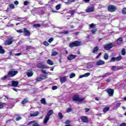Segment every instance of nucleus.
Here are the masks:
<instances>
[{
	"label": "nucleus",
	"instance_id": "obj_49",
	"mask_svg": "<svg viewBox=\"0 0 126 126\" xmlns=\"http://www.w3.org/2000/svg\"><path fill=\"white\" fill-rule=\"evenodd\" d=\"M121 102H119L117 104H116V108L118 109V108H120V106H121Z\"/></svg>",
	"mask_w": 126,
	"mask_h": 126
},
{
	"label": "nucleus",
	"instance_id": "obj_46",
	"mask_svg": "<svg viewBox=\"0 0 126 126\" xmlns=\"http://www.w3.org/2000/svg\"><path fill=\"white\" fill-rule=\"evenodd\" d=\"M91 32L92 33V34H95V33L97 32V30L96 29L92 30H91Z\"/></svg>",
	"mask_w": 126,
	"mask_h": 126
},
{
	"label": "nucleus",
	"instance_id": "obj_31",
	"mask_svg": "<svg viewBox=\"0 0 126 126\" xmlns=\"http://www.w3.org/2000/svg\"><path fill=\"white\" fill-rule=\"evenodd\" d=\"M57 55H59V52H58L57 51H54V52H52V53L51 54V56L55 57V56H57Z\"/></svg>",
	"mask_w": 126,
	"mask_h": 126
},
{
	"label": "nucleus",
	"instance_id": "obj_30",
	"mask_svg": "<svg viewBox=\"0 0 126 126\" xmlns=\"http://www.w3.org/2000/svg\"><path fill=\"white\" fill-rule=\"evenodd\" d=\"M33 49H34V47L32 46H27L26 47V50L28 51H30V50H33Z\"/></svg>",
	"mask_w": 126,
	"mask_h": 126
},
{
	"label": "nucleus",
	"instance_id": "obj_33",
	"mask_svg": "<svg viewBox=\"0 0 126 126\" xmlns=\"http://www.w3.org/2000/svg\"><path fill=\"white\" fill-rule=\"evenodd\" d=\"M69 13L70 15H74V14L75 13V10H69Z\"/></svg>",
	"mask_w": 126,
	"mask_h": 126
},
{
	"label": "nucleus",
	"instance_id": "obj_40",
	"mask_svg": "<svg viewBox=\"0 0 126 126\" xmlns=\"http://www.w3.org/2000/svg\"><path fill=\"white\" fill-rule=\"evenodd\" d=\"M43 45L46 46V47H48L50 45V44H49V43H48L47 41H44L43 42Z\"/></svg>",
	"mask_w": 126,
	"mask_h": 126
},
{
	"label": "nucleus",
	"instance_id": "obj_64",
	"mask_svg": "<svg viewBox=\"0 0 126 126\" xmlns=\"http://www.w3.org/2000/svg\"><path fill=\"white\" fill-rule=\"evenodd\" d=\"M63 33L64 34H68V31H65Z\"/></svg>",
	"mask_w": 126,
	"mask_h": 126
},
{
	"label": "nucleus",
	"instance_id": "obj_44",
	"mask_svg": "<svg viewBox=\"0 0 126 126\" xmlns=\"http://www.w3.org/2000/svg\"><path fill=\"white\" fill-rule=\"evenodd\" d=\"M9 7L11 8V9H13V8H15L14 4L13 3H11L9 4Z\"/></svg>",
	"mask_w": 126,
	"mask_h": 126
},
{
	"label": "nucleus",
	"instance_id": "obj_35",
	"mask_svg": "<svg viewBox=\"0 0 126 126\" xmlns=\"http://www.w3.org/2000/svg\"><path fill=\"white\" fill-rule=\"evenodd\" d=\"M8 77H9V76H8V75H5L1 78V80H5L7 78H8Z\"/></svg>",
	"mask_w": 126,
	"mask_h": 126
},
{
	"label": "nucleus",
	"instance_id": "obj_34",
	"mask_svg": "<svg viewBox=\"0 0 126 126\" xmlns=\"http://www.w3.org/2000/svg\"><path fill=\"white\" fill-rule=\"evenodd\" d=\"M111 74L112 73H106L102 76V77H108V76H110V75H111Z\"/></svg>",
	"mask_w": 126,
	"mask_h": 126
},
{
	"label": "nucleus",
	"instance_id": "obj_56",
	"mask_svg": "<svg viewBox=\"0 0 126 126\" xmlns=\"http://www.w3.org/2000/svg\"><path fill=\"white\" fill-rule=\"evenodd\" d=\"M112 80V79H111V78H108V79H106V80H105V81L106 82H107V83H108V82H111V81Z\"/></svg>",
	"mask_w": 126,
	"mask_h": 126
},
{
	"label": "nucleus",
	"instance_id": "obj_47",
	"mask_svg": "<svg viewBox=\"0 0 126 126\" xmlns=\"http://www.w3.org/2000/svg\"><path fill=\"white\" fill-rule=\"evenodd\" d=\"M4 105H5L4 103L0 104V110L1 109H3V107Z\"/></svg>",
	"mask_w": 126,
	"mask_h": 126
},
{
	"label": "nucleus",
	"instance_id": "obj_26",
	"mask_svg": "<svg viewBox=\"0 0 126 126\" xmlns=\"http://www.w3.org/2000/svg\"><path fill=\"white\" fill-rule=\"evenodd\" d=\"M103 58L105 61L109 60V54H108V53H104Z\"/></svg>",
	"mask_w": 126,
	"mask_h": 126
},
{
	"label": "nucleus",
	"instance_id": "obj_28",
	"mask_svg": "<svg viewBox=\"0 0 126 126\" xmlns=\"http://www.w3.org/2000/svg\"><path fill=\"white\" fill-rule=\"evenodd\" d=\"M126 49L125 48H123L121 51V55H122V56H126Z\"/></svg>",
	"mask_w": 126,
	"mask_h": 126
},
{
	"label": "nucleus",
	"instance_id": "obj_55",
	"mask_svg": "<svg viewBox=\"0 0 126 126\" xmlns=\"http://www.w3.org/2000/svg\"><path fill=\"white\" fill-rule=\"evenodd\" d=\"M64 124H65L66 125H69V124H70V121H69V120H67L65 121Z\"/></svg>",
	"mask_w": 126,
	"mask_h": 126
},
{
	"label": "nucleus",
	"instance_id": "obj_15",
	"mask_svg": "<svg viewBox=\"0 0 126 126\" xmlns=\"http://www.w3.org/2000/svg\"><path fill=\"white\" fill-rule=\"evenodd\" d=\"M96 65H103V64H105V62L103 60H98L96 63Z\"/></svg>",
	"mask_w": 126,
	"mask_h": 126
},
{
	"label": "nucleus",
	"instance_id": "obj_63",
	"mask_svg": "<svg viewBox=\"0 0 126 126\" xmlns=\"http://www.w3.org/2000/svg\"><path fill=\"white\" fill-rule=\"evenodd\" d=\"M120 126H126V123H122Z\"/></svg>",
	"mask_w": 126,
	"mask_h": 126
},
{
	"label": "nucleus",
	"instance_id": "obj_29",
	"mask_svg": "<svg viewBox=\"0 0 126 126\" xmlns=\"http://www.w3.org/2000/svg\"><path fill=\"white\" fill-rule=\"evenodd\" d=\"M109 110H110V107H105L103 110L104 114H106V113H107V112H108V111H109Z\"/></svg>",
	"mask_w": 126,
	"mask_h": 126
},
{
	"label": "nucleus",
	"instance_id": "obj_60",
	"mask_svg": "<svg viewBox=\"0 0 126 126\" xmlns=\"http://www.w3.org/2000/svg\"><path fill=\"white\" fill-rule=\"evenodd\" d=\"M22 54L21 53H17L15 54V56L19 57V56H21Z\"/></svg>",
	"mask_w": 126,
	"mask_h": 126
},
{
	"label": "nucleus",
	"instance_id": "obj_6",
	"mask_svg": "<svg viewBox=\"0 0 126 126\" xmlns=\"http://www.w3.org/2000/svg\"><path fill=\"white\" fill-rule=\"evenodd\" d=\"M117 10V7L116 6L110 4L108 6V11L109 12H115Z\"/></svg>",
	"mask_w": 126,
	"mask_h": 126
},
{
	"label": "nucleus",
	"instance_id": "obj_32",
	"mask_svg": "<svg viewBox=\"0 0 126 126\" xmlns=\"http://www.w3.org/2000/svg\"><path fill=\"white\" fill-rule=\"evenodd\" d=\"M32 126H41V125L38 124L37 122H36L35 121H34V122H33V123L32 124Z\"/></svg>",
	"mask_w": 126,
	"mask_h": 126
},
{
	"label": "nucleus",
	"instance_id": "obj_11",
	"mask_svg": "<svg viewBox=\"0 0 126 126\" xmlns=\"http://www.w3.org/2000/svg\"><path fill=\"white\" fill-rule=\"evenodd\" d=\"M76 57H77V56L74 55L73 54H70L67 57V60L68 61H71L72 60H74Z\"/></svg>",
	"mask_w": 126,
	"mask_h": 126
},
{
	"label": "nucleus",
	"instance_id": "obj_7",
	"mask_svg": "<svg viewBox=\"0 0 126 126\" xmlns=\"http://www.w3.org/2000/svg\"><path fill=\"white\" fill-rule=\"evenodd\" d=\"M113 47H114V45H113V43H109L108 44H107L104 45V49L106 51H109V50H111V49H112V48H113Z\"/></svg>",
	"mask_w": 126,
	"mask_h": 126
},
{
	"label": "nucleus",
	"instance_id": "obj_25",
	"mask_svg": "<svg viewBox=\"0 0 126 126\" xmlns=\"http://www.w3.org/2000/svg\"><path fill=\"white\" fill-rule=\"evenodd\" d=\"M4 53H5V50H4V49H3V47H2V46L0 45V54L1 55H3V54H4Z\"/></svg>",
	"mask_w": 126,
	"mask_h": 126
},
{
	"label": "nucleus",
	"instance_id": "obj_21",
	"mask_svg": "<svg viewBox=\"0 0 126 126\" xmlns=\"http://www.w3.org/2000/svg\"><path fill=\"white\" fill-rule=\"evenodd\" d=\"M86 11L87 13L93 12V11H94V7H91L86 9Z\"/></svg>",
	"mask_w": 126,
	"mask_h": 126
},
{
	"label": "nucleus",
	"instance_id": "obj_45",
	"mask_svg": "<svg viewBox=\"0 0 126 126\" xmlns=\"http://www.w3.org/2000/svg\"><path fill=\"white\" fill-rule=\"evenodd\" d=\"M122 13L124 15L126 14V7H125L123 9Z\"/></svg>",
	"mask_w": 126,
	"mask_h": 126
},
{
	"label": "nucleus",
	"instance_id": "obj_51",
	"mask_svg": "<svg viewBox=\"0 0 126 126\" xmlns=\"http://www.w3.org/2000/svg\"><path fill=\"white\" fill-rule=\"evenodd\" d=\"M28 4H29V1H25L24 2V5H28Z\"/></svg>",
	"mask_w": 126,
	"mask_h": 126
},
{
	"label": "nucleus",
	"instance_id": "obj_17",
	"mask_svg": "<svg viewBox=\"0 0 126 126\" xmlns=\"http://www.w3.org/2000/svg\"><path fill=\"white\" fill-rule=\"evenodd\" d=\"M39 111H36L34 112L33 113H31L30 114V117H38L39 116Z\"/></svg>",
	"mask_w": 126,
	"mask_h": 126
},
{
	"label": "nucleus",
	"instance_id": "obj_18",
	"mask_svg": "<svg viewBox=\"0 0 126 126\" xmlns=\"http://www.w3.org/2000/svg\"><path fill=\"white\" fill-rule=\"evenodd\" d=\"M27 75L28 77H31V76H33V71L31 70H29L27 73Z\"/></svg>",
	"mask_w": 126,
	"mask_h": 126
},
{
	"label": "nucleus",
	"instance_id": "obj_22",
	"mask_svg": "<svg viewBox=\"0 0 126 126\" xmlns=\"http://www.w3.org/2000/svg\"><path fill=\"white\" fill-rule=\"evenodd\" d=\"M98 51H99V47H98V46H96L93 48L92 53L93 54H96Z\"/></svg>",
	"mask_w": 126,
	"mask_h": 126
},
{
	"label": "nucleus",
	"instance_id": "obj_43",
	"mask_svg": "<svg viewBox=\"0 0 126 126\" xmlns=\"http://www.w3.org/2000/svg\"><path fill=\"white\" fill-rule=\"evenodd\" d=\"M102 56V52H100L98 53V54L97 55V56L95 57V59L97 60V59H99L100 57Z\"/></svg>",
	"mask_w": 126,
	"mask_h": 126
},
{
	"label": "nucleus",
	"instance_id": "obj_2",
	"mask_svg": "<svg viewBox=\"0 0 126 126\" xmlns=\"http://www.w3.org/2000/svg\"><path fill=\"white\" fill-rule=\"evenodd\" d=\"M53 114H54V111H53V110H50L47 112V114L45 116L43 121L44 125H46L47 123H48V121H49V120H50V117H51V116H52V115H53Z\"/></svg>",
	"mask_w": 126,
	"mask_h": 126
},
{
	"label": "nucleus",
	"instance_id": "obj_50",
	"mask_svg": "<svg viewBox=\"0 0 126 126\" xmlns=\"http://www.w3.org/2000/svg\"><path fill=\"white\" fill-rule=\"evenodd\" d=\"M53 41H54V38H53V37L49 38L48 40V42L49 43H52V42H53Z\"/></svg>",
	"mask_w": 126,
	"mask_h": 126
},
{
	"label": "nucleus",
	"instance_id": "obj_62",
	"mask_svg": "<svg viewBox=\"0 0 126 126\" xmlns=\"http://www.w3.org/2000/svg\"><path fill=\"white\" fill-rule=\"evenodd\" d=\"M35 121H31L30 122H29V123L28 124V126H29V125H31V124H33V122H34Z\"/></svg>",
	"mask_w": 126,
	"mask_h": 126
},
{
	"label": "nucleus",
	"instance_id": "obj_41",
	"mask_svg": "<svg viewBox=\"0 0 126 126\" xmlns=\"http://www.w3.org/2000/svg\"><path fill=\"white\" fill-rule=\"evenodd\" d=\"M95 26H96V25L94 24V23H92L89 25V27H90L91 29L95 28Z\"/></svg>",
	"mask_w": 126,
	"mask_h": 126
},
{
	"label": "nucleus",
	"instance_id": "obj_37",
	"mask_svg": "<svg viewBox=\"0 0 126 126\" xmlns=\"http://www.w3.org/2000/svg\"><path fill=\"white\" fill-rule=\"evenodd\" d=\"M61 6H62V5L61 4H58L56 6V9H57V10H59V9H61Z\"/></svg>",
	"mask_w": 126,
	"mask_h": 126
},
{
	"label": "nucleus",
	"instance_id": "obj_10",
	"mask_svg": "<svg viewBox=\"0 0 126 126\" xmlns=\"http://www.w3.org/2000/svg\"><path fill=\"white\" fill-rule=\"evenodd\" d=\"M24 36H30L31 35V32L27 30V28H24Z\"/></svg>",
	"mask_w": 126,
	"mask_h": 126
},
{
	"label": "nucleus",
	"instance_id": "obj_38",
	"mask_svg": "<svg viewBox=\"0 0 126 126\" xmlns=\"http://www.w3.org/2000/svg\"><path fill=\"white\" fill-rule=\"evenodd\" d=\"M58 117L60 118L61 120H62V119L63 118V114H62V113L61 112H59L58 113Z\"/></svg>",
	"mask_w": 126,
	"mask_h": 126
},
{
	"label": "nucleus",
	"instance_id": "obj_23",
	"mask_svg": "<svg viewBox=\"0 0 126 126\" xmlns=\"http://www.w3.org/2000/svg\"><path fill=\"white\" fill-rule=\"evenodd\" d=\"M28 102H29V101H28V98L26 97L25 99H24L23 100H22L21 101V103L22 105H24L25 104H27V103H28Z\"/></svg>",
	"mask_w": 126,
	"mask_h": 126
},
{
	"label": "nucleus",
	"instance_id": "obj_54",
	"mask_svg": "<svg viewBox=\"0 0 126 126\" xmlns=\"http://www.w3.org/2000/svg\"><path fill=\"white\" fill-rule=\"evenodd\" d=\"M71 111H72V109L71 108H69L66 110V112L67 113H69V112H71Z\"/></svg>",
	"mask_w": 126,
	"mask_h": 126
},
{
	"label": "nucleus",
	"instance_id": "obj_24",
	"mask_svg": "<svg viewBox=\"0 0 126 126\" xmlns=\"http://www.w3.org/2000/svg\"><path fill=\"white\" fill-rule=\"evenodd\" d=\"M123 43V38L120 37L118 39H117V45H121Z\"/></svg>",
	"mask_w": 126,
	"mask_h": 126
},
{
	"label": "nucleus",
	"instance_id": "obj_36",
	"mask_svg": "<svg viewBox=\"0 0 126 126\" xmlns=\"http://www.w3.org/2000/svg\"><path fill=\"white\" fill-rule=\"evenodd\" d=\"M40 102L41 104H43V105H46V100L45 98H42L40 100Z\"/></svg>",
	"mask_w": 126,
	"mask_h": 126
},
{
	"label": "nucleus",
	"instance_id": "obj_9",
	"mask_svg": "<svg viewBox=\"0 0 126 126\" xmlns=\"http://www.w3.org/2000/svg\"><path fill=\"white\" fill-rule=\"evenodd\" d=\"M107 93L108 94L109 96L110 97H112L114 96V89H107L105 90Z\"/></svg>",
	"mask_w": 126,
	"mask_h": 126
},
{
	"label": "nucleus",
	"instance_id": "obj_58",
	"mask_svg": "<svg viewBox=\"0 0 126 126\" xmlns=\"http://www.w3.org/2000/svg\"><path fill=\"white\" fill-rule=\"evenodd\" d=\"M14 4H16V5H17V4H19V2H18V1L16 0L14 2Z\"/></svg>",
	"mask_w": 126,
	"mask_h": 126
},
{
	"label": "nucleus",
	"instance_id": "obj_20",
	"mask_svg": "<svg viewBox=\"0 0 126 126\" xmlns=\"http://www.w3.org/2000/svg\"><path fill=\"white\" fill-rule=\"evenodd\" d=\"M43 77L44 78H42L41 77L36 78V81H42V80H44V79H46V78H47V76L44 75L43 76Z\"/></svg>",
	"mask_w": 126,
	"mask_h": 126
},
{
	"label": "nucleus",
	"instance_id": "obj_14",
	"mask_svg": "<svg viewBox=\"0 0 126 126\" xmlns=\"http://www.w3.org/2000/svg\"><path fill=\"white\" fill-rule=\"evenodd\" d=\"M37 67L38 68H41L42 69H44V68H47V66L43 64L42 63H37Z\"/></svg>",
	"mask_w": 126,
	"mask_h": 126
},
{
	"label": "nucleus",
	"instance_id": "obj_8",
	"mask_svg": "<svg viewBox=\"0 0 126 126\" xmlns=\"http://www.w3.org/2000/svg\"><path fill=\"white\" fill-rule=\"evenodd\" d=\"M14 41L13 38L11 37L5 41L4 45L5 46H9V45H11L13 43Z\"/></svg>",
	"mask_w": 126,
	"mask_h": 126
},
{
	"label": "nucleus",
	"instance_id": "obj_39",
	"mask_svg": "<svg viewBox=\"0 0 126 126\" xmlns=\"http://www.w3.org/2000/svg\"><path fill=\"white\" fill-rule=\"evenodd\" d=\"M75 73H72L69 75V78H73V77H75Z\"/></svg>",
	"mask_w": 126,
	"mask_h": 126
},
{
	"label": "nucleus",
	"instance_id": "obj_53",
	"mask_svg": "<svg viewBox=\"0 0 126 126\" xmlns=\"http://www.w3.org/2000/svg\"><path fill=\"white\" fill-rule=\"evenodd\" d=\"M21 119H22L21 117L18 116L16 118V121H20V120H21Z\"/></svg>",
	"mask_w": 126,
	"mask_h": 126
},
{
	"label": "nucleus",
	"instance_id": "obj_48",
	"mask_svg": "<svg viewBox=\"0 0 126 126\" xmlns=\"http://www.w3.org/2000/svg\"><path fill=\"white\" fill-rule=\"evenodd\" d=\"M16 32L17 33H23V30L22 29L18 30H16Z\"/></svg>",
	"mask_w": 126,
	"mask_h": 126
},
{
	"label": "nucleus",
	"instance_id": "obj_12",
	"mask_svg": "<svg viewBox=\"0 0 126 126\" xmlns=\"http://www.w3.org/2000/svg\"><path fill=\"white\" fill-rule=\"evenodd\" d=\"M67 77V76H64L60 78V82L61 84H63V83H64V82H65L67 80V79H66Z\"/></svg>",
	"mask_w": 126,
	"mask_h": 126
},
{
	"label": "nucleus",
	"instance_id": "obj_27",
	"mask_svg": "<svg viewBox=\"0 0 126 126\" xmlns=\"http://www.w3.org/2000/svg\"><path fill=\"white\" fill-rule=\"evenodd\" d=\"M48 64H49V65H54V62H53V61H52L51 60L48 59L47 62H46Z\"/></svg>",
	"mask_w": 126,
	"mask_h": 126
},
{
	"label": "nucleus",
	"instance_id": "obj_61",
	"mask_svg": "<svg viewBox=\"0 0 126 126\" xmlns=\"http://www.w3.org/2000/svg\"><path fill=\"white\" fill-rule=\"evenodd\" d=\"M117 68V66H113L112 67V70H115V69Z\"/></svg>",
	"mask_w": 126,
	"mask_h": 126
},
{
	"label": "nucleus",
	"instance_id": "obj_52",
	"mask_svg": "<svg viewBox=\"0 0 126 126\" xmlns=\"http://www.w3.org/2000/svg\"><path fill=\"white\" fill-rule=\"evenodd\" d=\"M56 89H58V87L57 86H53L52 87V90H56Z\"/></svg>",
	"mask_w": 126,
	"mask_h": 126
},
{
	"label": "nucleus",
	"instance_id": "obj_59",
	"mask_svg": "<svg viewBox=\"0 0 126 126\" xmlns=\"http://www.w3.org/2000/svg\"><path fill=\"white\" fill-rule=\"evenodd\" d=\"M41 72H43V73H44V74H48V73H47V72H46V70H41Z\"/></svg>",
	"mask_w": 126,
	"mask_h": 126
},
{
	"label": "nucleus",
	"instance_id": "obj_3",
	"mask_svg": "<svg viewBox=\"0 0 126 126\" xmlns=\"http://www.w3.org/2000/svg\"><path fill=\"white\" fill-rule=\"evenodd\" d=\"M80 46H81V41L78 40L70 42L69 44V47H70V48H74V47H79Z\"/></svg>",
	"mask_w": 126,
	"mask_h": 126
},
{
	"label": "nucleus",
	"instance_id": "obj_5",
	"mask_svg": "<svg viewBox=\"0 0 126 126\" xmlns=\"http://www.w3.org/2000/svg\"><path fill=\"white\" fill-rule=\"evenodd\" d=\"M123 60V57L119 56L116 58L112 57L111 59L110 60V63H113L114 62H121Z\"/></svg>",
	"mask_w": 126,
	"mask_h": 126
},
{
	"label": "nucleus",
	"instance_id": "obj_57",
	"mask_svg": "<svg viewBox=\"0 0 126 126\" xmlns=\"http://www.w3.org/2000/svg\"><path fill=\"white\" fill-rule=\"evenodd\" d=\"M90 110V109L89 108H86L85 109V111L86 113H88V112H89Z\"/></svg>",
	"mask_w": 126,
	"mask_h": 126
},
{
	"label": "nucleus",
	"instance_id": "obj_42",
	"mask_svg": "<svg viewBox=\"0 0 126 126\" xmlns=\"http://www.w3.org/2000/svg\"><path fill=\"white\" fill-rule=\"evenodd\" d=\"M33 27L34 28H38V27H41V25L38 24H35L33 25Z\"/></svg>",
	"mask_w": 126,
	"mask_h": 126
},
{
	"label": "nucleus",
	"instance_id": "obj_13",
	"mask_svg": "<svg viewBox=\"0 0 126 126\" xmlns=\"http://www.w3.org/2000/svg\"><path fill=\"white\" fill-rule=\"evenodd\" d=\"M19 84L18 81H12L11 86L12 87H18Z\"/></svg>",
	"mask_w": 126,
	"mask_h": 126
},
{
	"label": "nucleus",
	"instance_id": "obj_19",
	"mask_svg": "<svg viewBox=\"0 0 126 126\" xmlns=\"http://www.w3.org/2000/svg\"><path fill=\"white\" fill-rule=\"evenodd\" d=\"M90 75V73L88 72L85 73V74L81 75L79 76V78H83V77H88Z\"/></svg>",
	"mask_w": 126,
	"mask_h": 126
},
{
	"label": "nucleus",
	"instance_id": "obj_4",
	"mask_svg": "<svg viewBox=\"0 0 126 126\" xmlns=\"http://www.w3.org/2000/svg\"><path fill=\"white\" fill-rule=\"evenodd\" d=\"M18 73V71H15L14 69H11L10 71H8L7 74L9 76V77H13L16 75Z\"/></svg>",
	"mask_w": 126,
	"mask_h": 126
},
{
	"label": "nucleus",
	"instance_id": "obj_1",
	"mask_svg": "<svg viewBox=\"0 0 126 126\" xmlns=\"http://www.w3.org/2000/svg\"><path fill=\"white\" fill-rule=\"evenodd\" d=\"M72 99L73 102L81 103V102H83L85 100V98L84 97H80V95L75 94L72 96Z\"/></svg>",
	"mask_w": 126,
	"mask_h": 126
},
{
	"label": "nucleus",
	"instance_id": "obj_16",
	"mask_svg": "<svg viewBox=\"0 0 126 126\" xmlns=\"http://www.w3.org/2000/svg\"><path fill=\"white\" fill-rule=\"evenodd\" d=\"M81 120L83 123H88V118L86 116H83L81 118Z\"/></svg>",
	"mask_w": 126,
	"mask_h": 126
}]
</instances>
